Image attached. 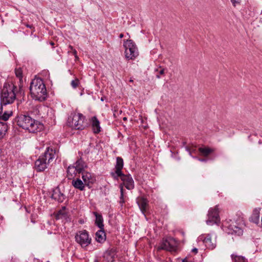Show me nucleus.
<instances>
[{"label":"nucleus","mask_w":262,"mask_h":262,"mask_svg":"<svg viewBox=\"0 0 262 262\" xmlns=\"http://www.w3.org/2000/svg\"><path fill=\"white\" fill-rule=\"evenodd\" d=\"M15 75L19 78V83L18 85H23V70L21 68H16L15 70Z\"/></svg>","instance_id":"25"},{"label":"nucleus","mask_w":262,"mask_h":262,"mask_svg":"<svg viewBox=\"0 0 262 262\" xmlns=\"http://www.w3.org/2000/svg\"><path fill=\"white\" fill-rule=\"evenodd\" d=\"M71 84L73 88L76 89L80 84L79 80L78 78H75L71 81Z\"/></svg>","instance_id":"30"},{"label":"nucleus","mask_w":262,"mask_h":262,"mask_svg":"<svg viewBox=\"0 0 262 262\" xmlns=\"http://www.w3.org/2000/svg\"><path fill=\"white\" fill-rule=\"evenodd\" d=\"M8 129V126L6 123L0 122V138L2 137Z\"/></svg>","instance_id":"27"},{"label":"nucleus","mask_w":262,"mask_h":262,"mask_svg":"<svg viewBox=\"0 0 262 262\" xmlns=\"http://www.w3.org/2000/svg\"><path fill=\"white\" fill-rule=\"evenodd\" d=\"M123 36H124L123 34L121 33V34H120V35H119V37H120V38H123Z\"/></svg>","instance_id":"40"},{"label":"nucleus","mask_w":262,"mask_h":262,"mask_svg":"<svg viewBox=\"0 0 262 262\" xmlns=\"http://www.w3.org/2000/svg\"><path fill=\"white\" fill-rule=\"evenodd\" d=\"M129 81H130V82H133V80L132 79H130Z\"/></svg>","instance_id":"46"},{"label":"nucleus","mask_w":262,"mask_h":262,"mask_svg":"<svg viewBox=\"0 0 262 262\" xmlns=\"http://www.w3.org/2000/svg\"><path fill=\"white\" fill-rule=\"evenodd\" d=\"M50 44H51L52 46H54V43L53 42H50Z\"/></svg>","instance_id":"43"},{"label":"nucleus","mask_w":262,"mask_h":262,"mask_svg":"<svg viewBox=\"0 0 262 262\" xmlns=\"http://www.w3.org/2000/svg\"><path fill=\"white\" fill-rule=\"evenodd\" d=\"M220 221L219 205L210 208L208 213L207 225H211Z\"/></svg>","instance_id":"8"},{"label":"nucleus","mask_w":262,"mask_h":262,"mask_svg":"<svg viewBox=\"0 0 262 262\" xmlns=\"http://www.w3.org/2000/svg\"><path fill=\"white\" fill-rule=\"evenodd\" d=\"M26 26L28 28H31V29H34V27H33V26L32 25H27Z\"/></svg>","instance_id":"38"},{"label":"nucleus","mask_w":262,"mask_h":262,"mask_svg":"<svg viewBox=\"0 0 262 262\" xmlns=\"http://www.w3.org/2000/svg\"><path fill=\"white\" fill-rule=\"evenodd\" d=\"M200 161H205V160L204 159H201Z\"/></svg>","instance_id":"44"},{"label":"nucleus","mask_w":262,"mask_h":262,"mask_svg":"<svg viewBox=\"0 0 262 262\" xmlns=\"http://www.w3.org/2000/svg\"><path fill=\"white\" fill-rule=\"evenodd\" d=\"M12 115V111L5 112L3 115H0V119H2L4 121H7L8 120L9 117Z\"/></svg>","instance_id":"29"},{"label":"nucleus","mask_w":262,"mask_h":262,"mask_svg":"<svg viewBox=\"0 0 262 262\" xmlns=\"http://www.w3.org/2000/svg\"><path fill=\"white\" fill-rule=\"evenodd\" d=\"M85 117L80 113H72L68 119V125L75 129H83L85 126L84 124Z\"/></svg>","instance_id":"4"},{"label":"nucleus","mask_w":262,"mask_h":262,"mask_svg":"<svg viewBox=\"0 0 262 262\" xmlns=\"http://www.w3.org/2000/svg\"><path fill=\"white\" fill-rule=\"evenodd\" d=\"M52 198L59 202H62L65 199V195L61 192L59 188L57 187L53 190Z\"/></svg>","instance_id":"17"},{"label":"nucleus","mask_w":262,"mask_h":262,"mask_svg":"<svg viewBox=\"0 0 262 262\" xmlns=\"http://www.w3.org/2000/svg\"><path fill=\"white\" fill-rule=\"evenodd\" d=\"M30 91L32 97L39 101L46 99L47 93L42 80L39 78L33 79L30 85Z\"/></svg>","instance_id":"3"},{"label":"nucleus","mask_w":262,"mask_h":262,"mask_svg":"<svg viewBox=\"0 0 262 262\" xmlns=\"http://www.w3.org/2000/svg\"><path fill=\"white\" fill-rule=\"evenodd\" d=\"M192 252H194V253H197L198 252V249L196 248H193L192 250Z\"/></svg>","instance_id":"37"},{"label":"nucleus","mask_w":262,"mask_h":262,"mask_svg":"<svg viewBox=\"0 0 262 262\" xmlns=\"http://www.w3.org/2000/svg\"><path fill=\"white\" fill-rule=\"evenodd\" d=\"M105 239L106 235L103 229H100V230L96 233V240L97 242L102 243L105 241Z\"/></svg>","instance_id":"21"},{"label":"nucleus","mask_w":262,"mask_h":262,"mask_svg":"<svg viewBox=\"0 0 262 262\" xmlns=\"http://www.w3.org/2000/svg\"><path fill=\"white\" fill-rule=\"evenodd\" d=\"M123 167V161L122 158L117 157L116 159V164L115 166L116 171L115 173L117 176H120L122 174L121 170Z\"/></svg>","instance_id":"18"},{"label":"nucleus","mask_w":262,"mask_h":262,"mask_svg":"<svg viewBox=\"0 0 262 262\" xmlns=\"http://www.w3.org/2000/svg\"><path fill=\"white\" fill-rule=\"evenodd\" d=\"M72 185L73 186L81 191L84 190L85 186H86L84 182H83L79 179H76L72 181Z\"/></svg>","instance_id":"22"},{"label":"nucleus","mask_w":262,"mask_h":262,"mask_svg":"<svg viewBox=\"0 0 262 262\" xmlns=\"http://www.w3.org/2000/svg\"><path fill=\"white\" fill-rule=\"evenodd\" d=\"M87 167L86 163L81 159H78L72 165H70L67 169V176L69 179L80 174Z\"/></svg>","instance_id":"6"},{"label":"nucleus","mask_w":262,"mask_h":262,"mask_svg":"<svg viewBox=\"0 0 262 262\" xmlns=\"http://www.w3.org/2000/svg\"><path fill=\"white\" fill-rule=\"evenodd\" d=\"M117 177H120L121 180L123 181V184L125 187L129 190L132 189L134 187V182L130 175H125L122 173L120 176H117Z\"/></svg>","instance_id":"11"},{"label":"nucleus","mask_w":262,"mask_h":262,"mask_svg":"<svg viewBox=\"0 0 262 262\" xmlns=\"http://www.w3.org/2000/svg\"><path fill=\"white\" fill-rule=\"evenodd\" d=\"M25 95V92L23 85H18L17 87L13 82H5L1 89V103L4 105L11 104L16 99L24 97Z\"/></svg>","instance_id":"1"},{"label":"nucleus","mask_w":262,"mask_h":262,"mask_svg":"<svg viewBox=\"0 0 262 262\" xmlns=\"http://www.w3.org/2000/svg\"><path fill=\"white\" fill-rule=\"evenodd\" d=\"M126 119H126V117H124V118H123V120H126Z\"/></svg>","instance_id":"45"},{"label":"nucleus","mask_w":262,"mask_h":262,"mask_svg":"<svg viewBox=\"0 0 262 262\" xmlns=\"http://www.w3.org/2000/svg\"><path fill=\"white\" fill-rule=\"evenodd\" d=\"M231 256L233 262H246V259L243 256H237L233 254Z\"/></svg>","instance_id":"28"},{"label":"nucleus","mask_w":262,"mask_h":262,"mask_svg":"<svg viewBox=\"0 0 262 262\" xmlns=\"http://www.w3.org/2000/svg\"><path fill=\"white\" fill-rule=\"evenodd\" d=\"M230 229L233 231L232 233H234L239 236L243 234V230L242 229L236 225H230Z\"/></svg>","instance_id":"26"},{"label":"nucleus","mask_w":262,"mask_h":262,"mask_svg":"<svg viewBox=\"0 0 262 262\" xmlns=\"http://www.w3.org/2000/svg\"><path fill=\"white\" fill-rule=\"evenodd\" d=\"M55 150L54 149L47 147L45 152L42 155H40V157H42L45 161L49 162L50 164L55 158Z\"/></svg>","instance_id":"14"},{"label":"nucleus","mask_w":262,"mask_h":262,"mask_svg":"<svg viewBox=\"0 0 262 262\" xmlns=\"http://www.w3.org/2000/svg\"><path fill=\"white\" fill-rule=\"evenodd\" d=\"M182 262H193V261L191 259L185 258L182 260Z\"/></svg>","instance_id":"35"},{"label":"nucleus","mask_w":262,"mask_h":262,"mask_svg":"<svg viewBox=\"0 0 262 262\" xmlns=\"http://www.w3.org/2000/svg\"><path fill=\"white\" fill-rule=\"evenodd\" d=\"M70 50H71V51H69L68 53L72 52L73 54V50H71V49H70Z\"/></svg>","instance_id":"42"},{"label":"nucleus","mask_w":262,"mask_h":262,"mask_svg":"<svg viewBox=\"0 0 262 262\" xmlns=\"http://www.w3.org/2000/svg\"><path fill=\"white\" fill-rule=\"evenodd\" d=\"M214 149L207 147H200L199 148V152L202 154V156L207 157L211 153L214 151Z\"/></svg>","instance_id":"24"},{"label":"nucleus","mask_w":262,"mask_h":262,"mask_svg":"<svg viewBox=\"0 0 262 262\" xmlns=\"http://www.w3.org/2000/svg\"><path fill=\"white\" fill-rule=\"evenodd\" d=\"M199 241H203L206 248L213 249L216 246L215 239H212L210 234L201 235L198 238Z\"/></svg>","instance_id":"10"},{"label":"nucleus","mask_w":262,"mask_h":262,"mask_svg":"<svg viewBox=\"0 0 262 262\" xmlns=\"http://www.w3.org/2000/svg\"><path fill=\"white\" fill-rule=\"evenodd\" d=\"M159 249L168 251L171 252H176L177 250V243L173 238H167L162 241Z\"/></svg>","instance_id":"9"},{"label":"nucleus","mask_w":262,"mask_h":262,"mask_svg":"<svg viewBox=\"0 0 262 262\" xmlns=\"http://www.w3.org/2000/svg\"><path fill=\"white\" fill-rule=\"evenodd\" d=\"M120 192H121V196L120 198V203L123 204L124 203V200L123 198V188L122 184H120Z\"/></svg>","instance_id":"31"},{"label":"nucleus","mask_w":262,"mask_h":262,"mask_svg":"<svg viewBox=\"0 0 262 262\" xmlns=\"http://www.w3.org/2000/svg\"><path fill=\"white\" fill-rule=\"evenodd\" d=\"M136 202L142 213L145 215V212L148 208L147 199L143 196H138L136 199Z\"/></svg>","instance_id":"12"},{"label":"nucleus","mask_w":262,"mask_h":262,"mask_svg":"<svg viewBox=\"0 0 262 262\" xmlns=\"http://www.w3.org/2000/svg\"><path fill=\"white\" fill-rule=\"evenodd\" d=\"M95 262H98V261L96 260Z\"/></svg>","instance_id":"47"},{"label":"nucleus","mask_w":262,"mask_h":262,"mask_svg":"<svg viewBox=\"0 0 262 262\" xmlns=\"http://www.w3.org/2000/svg\"><path fill=\"white\" fill-rule=\"evenodd\" d=\"M14 122L20 127L30 133H36L42 128V124L27 115L20 114L14 119Z\"/></svg>","instance_id":"2"},{"label":"nucleus","mask_w":262,"mask_h":262,"mask_svg":"<svg viewBox=\"0 0 262 262\" xmlns=\"http://www.w3.org/2000/svg\"><path fill=\"white\" fill-rule=\"evenodd\" d=\"M82 173V178L85 185L89 187L93 184L95 181V178L92 176V174L88 172H81Z\"/></svg>","instance_id":"15"},{"label":"nucleus","mask_w":262,"mask_h":262,"mask_svg":"<svg viewBox=\"0 0 262 262\" xmlns=\"http://www.w3.org/2000/svg\"><path fill=\"white\" fill-rule=\"evenodd\" d=\"M2 110H3V107H2V103H1V104H0V114H1V113L2 112Z\"/></svg>","instance_id":"39"},{"label":"nucleus","mask_w":262,"mask_h":262,"mask_svg":"<svg viewBox=\"0 0 262 262\" xmlns=\"http://www.w3.org/2000/svg\"><path fill=\"white\" fill-rule=\"evenodd\" d=\"M69 48L70 49H71V50H73V55H74V56H75V59H76V60L78 59V56L77 55V51H76V50H75V49H74L73 48V47L72 46H71V45H70V46H69Z\"/></svg>","instance_id":"33"},{"label":"nucleus","mask_w":262,"mask_h":262,"mask_svg":"<svg viewBox=\"0 0 262 262\" xmlns=\"http://www.w3.org/2000/svg\"><path fill=\"white\" fill-rule=\"evenodd\" d=\"M165 73V70L164 69L161 70L160 71H159V74L161 75H164Z\"/></svg>","instance_id":"36"},{"label":"nucleus","mask_w":262,"mask_h":262,"mask_svg":"<svg viewBox=\"0 0 262 262\" xmlns=\"http://www.w3.org/2000/svg\"><path fill=\"white\" fill-rule=\"evenodd\" d=\"M260 209L255 208L253 210L251 216L250 218L251 222L257 224L259 221Z\"/></svg>","instance_id":"19"},{"label":"nucleus","mask_w":262,"mask_h":262,"mask_svg":"<svg viewBox=\"0 0 262 262\" xmlns=\"http://www.w3.org/2000/svg\"><path fill=\"white\" fill-rule=\"evenodd\" d=\"M94 214L96 217L95 224L96 225L101 229H103V220L101 214H98L96 212H94Z\"/></svg>","instance_id":"23"},{"label":"nucleus","mask_w":262,"mask_h":262,"mask_svg":"<svg viewBox=\"0 0 262 262\" xmlns=\"http://www.w3.org/2000/svg\"><path fill=\"white\" fill-rule=\"evenodd\" d=\"M241 0H230L232 5L236 7V5L240 4Z\"/></svg>","instance_id":"32"},{"label":"nucleus","mask_w":262,"mask_h":262,"mask_svg":"<svg viewBox=\"0 0 262 262\" xmlns=\"http://www.w3.org/2000/svg\"><path fill=\"white\" fill-rule=\"evenodd\" d=\"M75 240L81 247L85 248L91 244L92 239L88 232L83 230L77 232L75 235Z\"/></svg>","instance_id":"7"},{"label":"nucleus","mask_w":262,"mask_h":262,"mask_svg":"<svg viewBox=\"0 0 262 262\" xmlns=\"http://www.w3.org/2000/svg\"><path fill=\"white\" fill-rule=\"evenodd\" d=\"M115 251L113 249L107 250L104 253V258L107 262H114L115 258Z\"/></svg>","instance_id":"20"},{"label":"nucleus","mask_w":262,"mask_h":262,"mask_svg":"<svg viewBox=\"0 0 262 262\" xmlns=\"http://www.w3.org/2000/svg\"><path fill=\"white\" fill-rule=\"evenodd\" d=\"M49 165V162L45 161L44 159L40 156L35 162V169L37 171H43L48 168Z\"/></svg>","instance_id":"13"},{"label":"nucleus","mask_w":262,"mask_h":262,"mask_svg":"<svg viewBox=\"0 0 262 262\" xmlns=\"http://www.w3.org/2000/svg\"><path fill=\"white\" fill-rule=\"evenodd\" d=\"M64 215V213H63V210H59L57 214V216H56V218L57 219H59L62 216Z\"/></svg>","instance_id":"34"},{"label":"nucleus","mask_w":262,"mask_h":262,"mask_svg":"<svg viewBox=\"0 0 262 262\" xmlns=\"http://www.w3.org/2000/svg\"><path fill=\"white\" fill-rule=\"evenodd\" d=\"M125 57L127 60H134L138 55L139 52L135 43L130 39L124 41Z\"/></svg>","instance_id":"5"},{"label":"nucleus","mask_w":262,"mask_h":262,"mask_svg":"<svg viewBox=\"0 0 262 262\" xmlns=\"http://www.w3.org/2000/svg\"><path fill=\"white\" fill-rule=\"evenodd\" d=\"M160 75H160L159 74H158V75H157V77L158 78H160V77H161Z\"/></svg>","instance_id":"41"},{"label":"nucleus","mask_w":262,"mask_h":262,"mask_svg":"<svg viewBox=\"0 0 262 262\" xmlns=\"http://www.w3.org/2000/svg\"><path fill=\"white\" fill-rule=\"evenodd\" d=\"M91 124L94 134H98L101 131L100 122L96 116L92 117L90 120Z\"/></svg>","instance_id":"16"}]
</instances>
